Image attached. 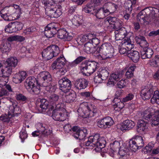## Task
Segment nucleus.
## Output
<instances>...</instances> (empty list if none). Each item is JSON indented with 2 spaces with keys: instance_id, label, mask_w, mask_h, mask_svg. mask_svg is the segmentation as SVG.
<instances>
[{
  "instance_id": "f257e3e1",
  "label": "nucleus",
  "mask_w": 159,
  "mask_h": 159,
  "mask_svg": "<svg viewBox=\"0 0 159 159\" xmlns=\"http://www.w3.org/2000/svg\"><path fill=\"white\" fill-rule=\"evenodd\" d=\"M154 9L156 8L149 7L142 10L137 16V20L140 22H142L144 25H148L151 21L156 23L157 17Z\"/></svg>"
},
{
  "instance_id": "f03ea898",
  "label": "nucleus",
  "mask_w": 159,
  "mask_h": 159,
  "mask_svg": "<svg viewBox=\"0 0 159 159\" xmlns=\"http://www.w3.org/2000/svg\"><path fill=\"white\" fill-rule=\"evenodd\" d=\"M106 143V142L104 138L100 137L99 134H96L88 138L85 145L87 146L95 147V150L100 152L105 147Z\"/></svg>"
},
{
  "instance_id": "7ed1b4c3",
  "label": "nucleus",
  "mask_w": 159,
  "mask_h": 159,
  "mask_svg": "<svg viewBox=\"0 0 159 159\" xmlns=\"http://www.w3.org/2000/svg\"><path fill=\"white\" fill-rule=\"evenodd\" d=\"M97 51L98 54L96 57L100 60L111 58L114 52L113 47L108 43L103 44L100 47H98Z\"/></svg>"
},
{
  "instance_id": "20e7f679",
  "label": "nucleus",
  "mask_w": 159,
  "mask_h": 159,
  "mask_svg": "<svg viewBox=\"0 0 159 159\" xmlns=\"http://www.w3.org/2000/svg\"><path fill=\"white\" fill-rule=\"evenodd\" d=\"M38 79L41 81L42 86L46 87L47 91H49L52 87L53 78L51 74L47 71H43L37 76Z\"/></svg>"
},
{
  "instance_id": "39448f33",
  "label": "nucleus",
  "mask_w": 159,
  "mask_h": 159,
  "mask_svg": "<svg viewBox=\"0 0 159 159\" xmlns=\"http://www.w3.org/2000/svg\"><path fill=\"white\" fill-rule=\"evenodd\" d=\"M77 112L80 116L84 118L94 116L96 113V111H92L87 103L83 102L80 104L77 110Z\"/></svg>"
},
{
  "instance_id": "423d86ee",
  "label": "nucleus",
  "mask_w": 159,
  "mask_h": 159,
  "mask_svg": "<svg viewBox=\"0 0 159 159\" xmlns=\"http://www.w3.org/2000/svg\"><path fill=\"white\" fill-rule=\"evenodd\" d=\"M98 63L94 61H86L82 64L81 70L86 72L90 75L98 68Z\"/></svg>"
},
{
  "instance_id": "0eeeda50",
  "label": "nucleus",
  "mask_w": 159,
  "mask_h": 159,
  "mask_svg": "<svg viewBox=\"0 0 159 159\" xmlns=\"http://www.w3.org/2000/svg\"><path fill=\"white\" fill-rule=\"evenodd\" d=\"M49 101L52 106L47 111V114L49 111H52L55 108H60L61 107L60 96L58 95L53 94L51 95L49 98Z\"/></svg>"
},
{
  "instance_id": "6e6552de",
  "label": "nucleus",
  "mask_w": 159,
  "mask_h": 159,
  "mask_svg": "<svg viewBox=\"0 0 159 159\" xmlns=\"http://www.w3.org/2000/svg\"><path fill=\"white\" fill-rule=\"evenodd\" d=\"M58 84L60 89L65 93L69 92L72 86L71 81L66 77L58 81Z\"/></svg>"
},
{
  "instance_id": "1a4fd4ad",
  "label": "nucleus",
  "mask_w": 159,
  "mask_h": 159,
  "mask_svg": "<svg viewBox=\"0 0 159 159\" xmlns=\"http://www.w3.org/2000/svg\"><path fill=\"white\" fill-rule=\"evenodd\" d=\"M105 22L109 23L110 26L116 30L122 27L121 21L115 17H108L105 20Z\"/></svg>"
},
{
  "instance_id": "9d476101",
  "label": "nucleus",
  "mask_w": 159,
  "mask_h": 159,
  "mask_svg": "<svg viewBox=\"0 0 159 159\" xmlns=\"http://www.w3.org/2000/svg\"><path fill=\"white\" fill-rule=\"evenodd\" d=\"M124 74V71L123 70L111 74L107 83V85L113 86L117 81L122 77Z\"/></svg>"
},
{
  "instance_id": "9b49d317",
  "label": "nucleus",
  "mask_w": 159,
  "mask_h": 159,
  "mask_svg": "<svg viewBox=\"0 0 159 159\" xmlns=\"http://www.w3.org/2000/svg\"><path fill=\"white\" fill-rule=\"evenodd\" d=\"M49 0H41L42 3L44 6L46 14L51 18H53L54 13L56 11L53 7L52 3L49 2Z\"/></svg>"
},
{
  "instance_id": "f8f14e48",
  "label": "nucleus",
  "mask_w": 159,
  "mask_h": 159,
  "mask_svg": "<svg viewBox=\"0 0 159 159\" xmlns=\"http://www.w3.org/2000/svg\"><path fill=\"white\" fill-rule=\"evenodd\" d=\"M58 28H57L54 23L48 24L45 28L44 33L46 36L48 38H51L57 33Z\"/></svg>"
},
{
  "instance_id": "ddd939ff",
  "label": "nucleus",
  "mask_w": 159,
  "mask_h": 159,
  "mask_svg": "<svg viewBox=\"0 0 159 159\" xmlns=\"http://www.w3.org/2000/svg\"><path fill=\"white\" fill-rule=\"evenodd\" d=\"M62 108L61 107L60 108H55L52 111H49V114H48L50 115L52 111V117L54 120L56 121H63L65 119L64 114L61 112V109Z\"/></svg>"
},
{
  "instance_id": "4468645a",
  "label": "nucleus",
  "mask_w": 159,
  "mask_h": 159,
  "mask_svg": "<svg viewBox=\"0 0 159 159\" xmlns=\"http://www.w3.org/2000/svg\"><path fill=\"white\" fill-rule=\"evenodd\" d=\"M114 123V121L111 117L107 116L98 121L97 124L99 127L106 129L113 125Z\"/></svg>"
},
{
  "instance_id": "2eb2a0df",
  "label": "nucleus",
  "mask_w": 159,
  "mask_h": 159,
  "mask_svg": "<svg viewBox=\"0 0 159 159\" xmlns=\"http://www.w3.org/2000/svg\"><path fill=\"white\" fill-rule=\"evenodd\" d=\"M154 91L152 88L149 89L148 87L145 86L141 89L140 96L144 100L149 99L152 95H153Z\"/></svg>"
},
{
  "instance_id": "dca6fc26",
  "label": "nucleus",
  "mask_w": 159,
  "mask_h": 159,
  "mask_svg": "<svg viewBox=\"0 0 159 159\" xmlns=\"http://www.w3.org/2000/svg\"><path fill=\"white\" fill-rule=\"evenodd\" d=\"M66 59L64 57H58L52 64L51 68L52 70L61 68L65 65Z\"/></svg>"
},
{
  "instance_id": "f3484780",
  "label": "nucleus",
  "mask_w": 159,
  "mask_h": 159,
  "mask_svg": "<svg viewBox=\"0 0 159 159\" xmlns=\"http://www.w3.org/2000/svg\"><path fill=\"white\" fill-rule=\"evenodd\" d=\"M103 7L107 15L115 12L118 8V6L111 2H107L103 5Z\"/></svg>"
},
{
  "instance_id": "a211bd4d",
  "label": "nucleus",
  "mask_w": 159,
  "mask_h": 159,
  "mask_svg": "<svg viewBox=\"0 0 159 159\" xmlns=\"http://www.w3.org/2000/svg\"><path fill=\"white\" fill-rule=\"evenodd\" d=\"M135 125V123L130 120H126L123 121L120 129L122 131L129 130L133 129Z\"/></svg>"
},
{
  "instance_id": "6ab92c4d",
  "label": "nucleus",
  "mask_w": 159,
  "mask_h": 159,
  "mask_svg": "<svg viewBox=\"0 0 159 159\" xmlns=\"http://www.w3.org/2000/svg\"><path fill=\"white\" fill-rule=\"evenodd\" d=\"M36 84H39L38 80L34 76L28 77L25 82V86L28 90H30L31 87L35 85Z\"/></svg>"
},
{
  "instance_id": "aec40b11",
  "label": "nucleus",
  "mask_w": 159,
  "mask_h": 159,
  "mask_svg": "<svg viewBox=\"0 0 159 159\" xmlns=\"http://www.w3.org/2000/svg\"><path fill=\"white\" fill-rule=\"evenodd\" d=\"M12 69L7 66H6L3 69V74L2 75V80H4V82L3 84L0 85H4L6 83H7L9 80V77L11 75Z\"/></svg>"
},
{
  "instance_id": "412c9836",
  "label": "nucleus",
  "mask_w": 159,
  "mask_h": 159,
  "mask_svg": "<svg viewBox=\"0 0 159 159\" xmlns=\"http://www.w3.org/2000/svg\"><path fill=\"white\" fill-rule=\"evenodd\" d=\"M21 112V109L15 103L12 104L9 107L8 114L13 116H17Z\"/></svg>"
},
{
  "instance_id": "4be33fe9",
  "label": "nucleus",
  "mask_w": 159,
  "mask_h": 159,
  "mask_svg": "<svg viewBox=\"0 0 159 159\" xmlns=\"http://www.w3.org/2000/svg\"><path fill=\"white\" fill-rule=\"evenodd\" d=\"M89 83V82L85 79L81 78L77 79L75 81V87L79 89H82L86 88Z\"/></svg>"
},
{
  "instance_id": "5701e85b",
  "label": "nucleus",
  "mask_w": 159,
  "mask_h": 159,
  "mask_svg": "<svg viewBox=\"0 0 159 159\" xmlns=\"http://www.w3.org/2000/svg\"><path fill=\"white\" fill-rule=\"evenodd\" d=\"M140 53L142 59L150 58L153 54V52L151 48H145L141 49Z\"/></svg>"
},
{
  "instance_id": "b1692460",
  "label": "nucleus",
  "mask_w": 159,
  "mask_h": 159,
  "mask_svg": "<svg viewBox=\"0 0 159 159\" xmlns=\"http://www.w3.org/2000/svg\"><path fill=\"white\" fill-rule=\"evenodd\" d=\"M58 34V37L61 39H65L67 41H70L72 39V37L70 34L65 30L64 29H61L58 30L57 29Z\"/></svg>"
},
{
  "instance_id": "393cba45",
  "label": "nucleus",
  "mask_w": 159,
  "mask_h": 159,
  "mask_svg": "<svg viewBox=\"0 0 159 159\" xmlns=\"http://www.w3.org/2000/svg\"><path fill=\"white\" fill-rule=\"evenodd\" d=\"M137 131L140 134H143L148 128V123L143 120H139L137 123Z\"/></svg>"
},
{
  "instance_id": "a878e982",
  "label": "nucleus",
  "mask_w": 159,
  "mask_h": 159,
  "mask_svg": "<svg viewBox=\"0 0 159 159\" xmlns=\"http://www.w3.org/2000/svg\"><path fill=\"white\" fill-rule=\"evenodd\" d=\"M27 74L25 71H22L16 74L13 78V81L16 83H20L26 77Z\"/></svg>"
},
{
  "instance_id": "bb28decb",
  "label": "nucleus",
  "mask_w": 159,
  "mask_h": 159,
  "mask_svg": "<svg viewBox=\"0 0 159 159\" xmlns=\"http://www.w3.org/2000/svg\"><path fill=\"white\" fill-rule=\"evenodd\" d=\"M115 38L117 40H121L125 38L128 34L125 30V28L121 27L115 32Z\"/></svg>"
},
{
  "instance_id": "cd10ccee",
  "label": "nucleus",
  "mask_w": 159,
  "mask_h": 159,
  "mask_svg": "<svg viewBox=\"0 0 159 159\" xmlns=\"http://www.w3.org/2000/svg\"><path fill=\"white\" fill-rule=\"evenodd\" d=\"M92 36V35L91 34H89L87 35L83 36L80 38V41L82 42H84L86 41V39H89V42L92 44L93 46H96L99 44L100 40L96 38L90 39V37H91Z\"/></svg>"
},
{
  "instance_id": "c85d7f7f",
  "label": "nucleus",
  "mask_w": 159,
  "mask_h": 159,
  "mask_svg": "<svg viewBox=\"0 0 159 159\" xmlns=\"http://www.w3.org/2000/svg\"><path fill=\"white\" fill-rule=\"evenodd\" d=\"M98 47L93 46V44L89 42L86 43L84 46V49L88 53H97V49Z\"/></svg>"
},
{
  "instance_id": "c756f323",
  "label": "nucleus",
  "mask_w": 159,
  "mask_h": 159,
  "mask_svg": "<svg viewBox=\"0 0 159 159\" xmlns=\"http://www.w3.org/2000/svg\"><path fill=\"white\" fill-rule=\"evenodd\" d=\"M127 56L130 58L134 62H137L140 58L139 52L136 51L132 50L127 52Z\"/></svg>"
},
{
  "instance_id": "7c9ffc66",
  "label": "nucleus",
  "mask_w": 159,
  "mask_h": 159,
  "mask_svg": "<svg viewBox=\"0 0 159 159\" xmlns=\"http://www.w3.org/2000/svg\"><path fill=\"white\" fill-rule=\"evenodd\" d=\"M18 63V60L16 57H11L7 59L5 64L6 66L13 69L16 66Z\"/></svg>"
},
{
  "instance_id": "2f4dec72",
  "label": "nucleus",
  "mask_w": 159,
  "mask_h": 159,
  "mask_svg": "<svg viewBox=\"0 0 159 159\" xmlns=\"http://www.w3.org/2000/svg\"><path fill=\"white\" fill-rule=\"evenodd\" d=\"M87 134V130L85 129H80L75 133H74V136L79 140H83Z\"/></svg>"
},
{
  "instance_id": "473e14b6",
  "label": "nucleus",
  "mask_w": 159,
  "mask_h": 159,
  "mask_svg": "<svg viewBox=\"0 0 159 159\" xmlns=\"http://www.w3.org/2000/svg\"><path fill=\"white\" fill-rule=\"evenodd\" d=\"M0 15L5 20L9 21L13 20L9 11L7 10L6 8L0 11Z\"/></svg>"
},
{
  "instance_id": "72a5a7b5",
  "label": "nucleus",
  "mask_w": 159,
  "mask_h": 159,
  "mask_svg": "<svg viewBox=\"0 0 159 159\" xmlns=\"http://www.w3.org/2000/svg\"><path fill=\"white\" fill-rule=\"evenodd\" d=\"M95 10V5H94V3L91 2L90 3L87 4L83 8L82 10L86 13L93 14Z\"/></svg>"
},
{
  "instance_id": "f704fd0d",
  "label": "nucleus",
  "mask_w": 159,
  "mask_h": 159,
  "mask_svg": "<svg viewBox=\"0 0 159 159\" xmlns=\"http://www.w3.org/2000/svg\"><path fill=\"white\" fill-rule=\"evenodd\" d=\"M42 56L43 58H44L47 60H50L55 57L48 47L43 51Z\"/></svg>"
},
{
  "instance_id": "c9c22d12",
  "label": "nucleus",
  "mask_w": 159,
  "mask_h": 159,
  "mask_svg": "<svg viewBox=\"0 0 159 159\" xmlns=\"http://www.w3.org/2000/svg\"><path fill=\"white\" fill-rule=\"evenodd\" d=\"M11 44L7 41L2 43L0 45V49L3 53H7L11 50Z\"/></svg>"
},
{
  "instance_id": "e433bc0d",
  "label": "nucleus",
  "mask_w": 159,
  "mask_h": 159,
  "mask_svg": "<svg viewBox=\"0 0 159 159\" xmlns=\"http://www.w3.org/2000/svg\"><path fill=\"white\" fill-rule=\"evenodd\" d=\"M93 15L95 16L98 19H102L106 16V13L103 7L98 9H95Z\"/></svg>"
},
{
  "instance_id": "4c0bfd02",
  "label": "nucleus",
  "mask_w": 159,
  "mask_h": 159,
  "mask_svg": "<svg viewBox=\"0 0 159 159\" xmlns=\"http://www.w3.org/2000/svg\"><path fill=\"white\" fill-rule=\"evenodd\" d=\"M142 117L144 119L148 121H150L151 124L152 123V117L154 116V115L150 112L149 109L144 111L142 114Z\"/></svg>"
},
{
  "instance_id": "58836bf2",
  "label": "nucleus",
  "mask_w": 159,
  "mask_h": 159,
  "mask_svg": "<svg viewBox=\"0 0 159 159\" xmlns=\"http://www.w3.org/2000/svg\"><path fill=\"white\" fill-rule=\"evenodd\" d=\"M76 97V94L75 92L74 91H72L65 96V101L67 103L72 102L75 100Z\"/></svg>"
},
{
  "instance_id": "ea45409f",
  "label": "nucleus",
  "mask_w": 159,
  "mask_h": 159,
  "mask_svg": "<svg viewBox=\"0 0 159 159\" xmlns=\"http://www.w3.org/2000/svg\"><path fill=\"white\" fill-rule=\"evenodd\" d=\"M97 72L104 80H106L109 76V73L106 68H102Z\"/></svg>"
},
{
  "instance_id": "a19ab883",
  "label": "nucleus",
  "mask_w": 159,
  "mask_h": 159,
  "mask_svg": "<svg viewBox=\"0 0 159 159\" xmlns=\"http://www.w3.org/2000/svg\"><path fill=\"white\" fill-rule=\"evenodd\" d=\"M132 139H134L135 143H136L140 148L143 147L144 143L143 138L141 136H135L132 138Z\"/></svg>"
},
{
  "instance_id": "79ce46f5",
  "label": "nucleus",
  "mask_w": 159,
  "mask_h": 159,
  "mask_svg": "<svg viewBox=\"0 0 159 159\" xmlns=\"http://www.w3.org/2000/svg\"><path fill=\"white\" fill-rule=\"evenodd\" d=\"M125 40V41L124 42V45L125 48L127 50V52L132 51L131 49L134 47V45L132 43L130 39L127 38Z\"/></svg>"
},
{
  "instance_id": "37998d69",
  "label": "nucleus",
  "mask_w": 159,
  "mask_h": 159,
  "mask_svg": "<svg viewBox=\"0 0 159 159\" xmlns=\"http://www.w3.org/2000/svg\"><path fill=\"white\" fill-rule=\"evenodd\" d=\"M86 58L85 57L79 56L74 61L71 62H69V65L71 67H75Z\"/></svg>"
},
{
  "instance_id": "c03bdc74",
  "label": "nucleus",
  "mask_w": 159,
  "mask_h": 159,
  "mask_svg": "<svg viewBox=\"0 0 159 159\" xmlns=\"http://www.w3.org/2000/svg\"><path fill=\"white\" fill-rule=\"evenodd\" d=\"M129 144L128 146V148L133 151L135 152L138 149H140L136 143H135L134 140H131L129 141Z\"/></svg>"
},
{
  "instance_id": "a18cd8bd",
  "label": "nucleus",
  "mask_w": 159,
  "mask_h": 159,
  "mask_svg": "<svg viewBox=\"0 0 159 159\" xmlns=\"http://www.w3.org/2000/svg\"><path fill=\"white\" fill-rule=\"evenodd\" d=\"M49 106V102L45 99H43L40 100V107L43 112H45Z\"/></svg>"
},
{
  "instance_id": "49530a36",
  "label": "nucleus",
  "mask_w": 159,
  "mask_h": 159,
  "mask_svg": "<svg viewBox=\"0 0 159 159\" xmlns=\"http://www.w3.org/2000/svg\"><path fill=\"white\" fill-rule=\"evenodd\" d=\"M151 101L152 104L156 103L159 105V91H158L156 90L154 92Z\"/></svg>"
},
{
  "instance_id": "de8ad7c7",
  "label": "nucleus",
  "mask_w": 159,
  "mask_h": 159,
  "mask_svg": "<svg viewBox=\"0 0 159 159\" xmlns=\"http://www.w3.org/2000/svg\"><path fill=\"white\" fill-rule=\"evenodd\" d=\"M136 68L135 66H132L128 68L125 75L127 78L130 79L134 76V72Z\"/></svg>"
},
{
  "instance_id": "09e8293b",
  "label": "nucleus",
  "mask_w": 159,
  "mask_h": 159,
  "mask_svg": "<svg viewBox=\"0 0 159 159\" xmlns=\"http://www.w3.org/2000/svg\"><path fill=\"white\" fill-rule=\"evenodd\" d=\"M5 30L6 32L10 33L16 32L13 22H11L6 26Z\"/></svg>"
},
{
  "instance_id": "8fccbe9b",
  "label": "nucleus",
  "mask_w": 159,
  "mask_h": 159,
  "mask_svg": "<svg viewBox=\"0 0 159 159\" xmlns=\"http://www.w3.org/2000/svg\"><path fill=\"white\" fill-rule=\"evenodd\" d=\"M39 84H36L37 85H34L31 87V89H30V90H28L29 91L32 92V93L33 94L38 95L40 93V86L41 85V83H39Z\"/></svg>"
},
{
  "instance_id": "3c124183",
  "label": "nucleus",
  "mask_w": 159,
  "mask_h": 159,
  "mask_svg": "<svg viewBox=\"0 0 159 159\" xmlns=\"http://www.w3.org/2000/svg\"><path fill=\"white\" fill-rule=\"evenodd\" d=\"M50 49L53 53L54 57H56L60 53L59 48L57 45H52L48 46Z\"/></svg>"
},
{
  "instance_id": "603ef678",
  "label": "nucleus",
  "mask_w": 159,
  "mask_h": 159,
  "mask_svg": "<svg viewBox=\"0 0 159 159\" xmlns=\"http://www.w3.org/2000/svg\"><path fill=\"white\" fill-rule=\"evenodd\" d=\"M81 19L78 15H75L71 19V22L73 25L76 26H78L81 25Z\"/></svg>"
},
{
  "instance_id": "864d4df0",
  "label": "nucleus",
  "mask_w": 159,
  "mask_h": 159,
  "mask_svg": "<svg viewBox=\"0 0 159 159\" xmlns=\"http://www.w3.org/2000/svg\"><path fill=\"white\" fill-rule=\"evenodd\" d=\"M111 148L112 149L114 152L116 151L119 150L120 148V144L119 142L115 141L111 144Z\"/></svg>"
},
{
  "instance_id": "5fc2aeb1",
  "label": "nucleus",
  "mask_w": 159,
  "mask_h": 159,
  "mask_svg": "<svg viewBox=\"0 0 159 159\" xmlns=\"http://www.w3.org/2000/svg\"><path fill=\"white\" fill-rule=\"evenodd\" d=\"M152 123L151 124L152 127L156 126L159 124V113L157 115H155L152 117Z\"/></svg>"
},
{
  "instance_id": "6e6d98bb",
  "label": "nucleus",
  "mask_w": 159,
  "mask_h": 159,
  "mask_svg": "<svg viewBox=\"0 0 159 159\" xmlns=\"http://www.w3.org/2000/svg\"><path fill=\"white\" fill-rule=\"evenodd\" d=\"M132 4L131 1H129V2H126L125 3L124 7L126 9V11L128 13H131L132 10Z\"/></svg>"
},
{
  "instance_id": "4d7b16f0",
  "label": "nucleus",
  "mask_w": 159,
  "mask_h": 159,
  "mask_svg": "<svg viewBox=\"0 0 159 159\" xmlns=\"http://www.w3.org/2000/svg\"><path fill=\"white\" fill-rule=\"evenodd\" d=\"M13 23L15 29H16V32L22 29L23 25L22 23L20 22L16 21L13 22Z\"/></svg>"
},
{
  "instance_id": "13d9d810",
  "label": "nucleus",
  "mask_w": 159,
  "mask_h": 159,
  "mask_svg": "<svg viewBox=\"0 0 159 159\" xmlns=\"http://www.w3.org/2000/svg\"><path fill=\"white\" fill-rule=\"evenodd\" d=\"M121 94V92L119 91H116L115 95V97L114 98L113 102L115 103V104L118 103L120 102L121 100L119 98Z\"/></svg>"
},
{
  "instance_id": "bf43d9fd",
  "label": "nucleus",
  "mask_w": 159,
  "mask_h": 159,
  "mask_svg": "<svg viewBox=\"0 0 159 159\" xmlns=\"http://www.w3.org/2000/svg\"><path fill=\"white\" fill-rule=\"evenodd\" d=\"M134 98V95L132 93H130L127 94L126 96L123 98L122 101L124 102H126L132 100Z\"/></svg>"
},
{
  "instance_id": "052dcab7",
  "label": "nucleus",
  "mask_w": 159,
  "mask_h": 159,
  "mask_svg": "<svg viewBox=\"0 0 159 159\" xmlns=\"http://www.w3.org/2000/svg\"><path fill=\"white\" fill-rule=\"evenodd\" d=\"M94 81L96 83H102L103 80H104L99 75L98 72L95 74V76L94 78Z\"/></svg>"
},
{
  "instance_id": "680f3d73",
  "label": "nucleus",
  "mask_w": 159,
  "mask_h": 159,
  "mask_svg": "<svg viewBox=\"0 0 159 159\" xmlns=\"http://www.w3.org/2000/svg\"><path fill=\"white\" fill-rule=\"evenodd\" d=\"M27 137V134L25 130H22L20 133V138L21 139L22 142Z\"/></svg>"
},
{
  "instance_id": "e2e57ef3",
  "label": "nucleus",
  "mask_w": 159,
  "mask_h": 159,
  "mask_svg": "<svg viewBox=\"0 0 159 159\" xmlns=\"http://www.w3.org/2000/svg\"><path fill=\"white\" fill-rule=\"evenodd\" d=\"M16 97L17 100L22 101H25L27 100L26 96L22 94H18L16 95Z\"/></svg>"
},
{
  "instance_id": "0e129e2a",
  "label": "nucleus",
  "mask_w": 159,
  "mask_h": 159,
  "mask_svg": "<svg viewBox=\"0 0 159 159\" xmlns=\"http://www.w3.org/2000/svg\"><path fill=\"white\" fill-rule=\"evenodd\" d=\"M152 148V147L151 145L148 144L142 150V152L144 153H150Z\"/></svg>"
},
{
  "instance_id": "69168bd1",
  "label": "nucleus",
  "mask_w": 159,
  "mask_h": 159,
  "mask_svg": "<svg viewBox=\"0 0 159 159\" xmlns=\"http://www.w3.org/2000/svg\"><path fill=\"white\" fill-rule=\"evenodd\" d=\"M142 38V40L141 41L140 46L142 47V48H148V43L145 37H143Z\"/></svg>"
},
{
  "instance_id": "338daca9",
  "label": "nucleus",
  "mask_w": 159,
  "mask_h": 159,
  "mask_svg": "<svg viewBox=\"0 0 159 159\" xmlns=\"http://www.w3.org/2000/svg\"><path fill=\"white\" fill-rule=\"evenodd\" d=\"M54 10L56 11L54 13L53 18H57L61 15L62 12L60 8L57 9L56 7H55Z\"/></svg>"
},
{
  "instance_id": "774afa93",
  "label": "nucleus",
  "mask_w": 159,
  "mask_h": 159,
  "mask_svg": "<svg viewBox=\"0 0 159 159\" xmlns=\"http://www.w3.org/2000/svg\"><path fill=\"white\" fill-rule=\"evenodd\" d=\"M125 83L124 80H121L117 84V87L120 89L123 88L125 86Z\"/></svg>"
}]
</instances>
